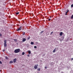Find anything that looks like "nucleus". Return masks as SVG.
I'll use <instances>...</instances> for the list:
<instances>
[{"label":"nucleus","instance_id":"nucleus-1","mask_svg":"<svg viewBox=\"0 0 73 73\" xmlns=\"http://www.w3.org/2000/svg\"><path fill=\"white\" fill-rule=\"evenodd\" d=\"M20 49H15L14 51V52L15 53H19L20 52Z\"/></svg>","mask_w":73,"mask_h":73},{"label":"nucleus","instance_id":"nucleus-2","mask_svg":"<svg viewBox=\"0 0 73 73\" xmlns=\"http://www.w3.org/2000/svg\"><path fill=\"white\" fill-rule=\"evenodd\" d=\"M4 46L5 47L7 46V40H5L4 41Z\"/></svg>","mask_w":73,"mask_h":73},{"label":"nucleus","instance_id":"nucleus-3","mask_svg":"<svg viewBox=\"0 0 73 73\" xmlns=\"http://www.w3.org/2000/svg\"><path fill=\"white\" fill-rule=\"evenodd\" d=\"M37 66H38V64H36V65H35L34 66V68L35 69H37Z\"/></svg>","mask_w":73,"mask_h":73},{"label":"nucleus","instance_id":"nucleus-4","mask_svg":"<svg viewBox=\"0 0 73 73\" xmlns=\"http://www.w3.org/2000/svg\"><path fill=\"white\" fill-rule=\"evenodd\" d=\"M22 27L21 26L20 27V28H18V29H17V31H20L21 30V27Z\"/></svg>","mask_w":73,"mask_h":73},{"label":"nucleus","instance_id":"nucleus-5","mask_svg":"<svg viewBox=\"0 0 73 73\" xmlns=\"http://www.w3.org/2000/svg\"><path fill=\"white\" fill-rule=\"evenodd\" d=\"M14 62L15 63L16 62V61H17V59L16 58L14 59L13 60Z\"/></svg>","mask_w":73,"mask_h":73},{"label":"nucleus","instance_id":"nucleus-6","mask_svg":"<svg viewBox=\"0 0 73 73\" xmlns=\"http://www.w3.org/2000/svg\"><path fill=\"white\" fill-rule=\"evenodd\" d=\"M26 41V39L23 38V40L22 41H23V42H24V41Z\"/></svg>","mask_w":73,"mask_h":73},{"label":"nucleus","instance_id":"nucleus-7","mask_svg":"<svg viewBox=\"0 0 73 73\" xmlns=\"http://www.w3.org/2000/svg\"><path fill=\"white\" fill-rule=\"evenodd\" d=\"M64 39V38H63V39L62 38H60L59 39L60 41H62V40H63Z\"/></svg>","mask_w":73,"mask_h":73},{"label":"nucleus","instance_id":"nucleus-8","mask_svg":"<svg viewBox=\"0 0 73 73\" xmlns=\"http://www.w3.org/2000/svg\"><path fill=\"white\" fill-rule=\"evenodd\" d=\"M60 36H62V32H60Z\"/></svg>","mask_w":73,"mask_h":73},{"label":"nucleus","instance_id":"nucleus-9","mask_svg":"<svg viewBox=\"0 0 73 73\" xmlns=\"http://www.w3.org/2000/svg\"><path fill=\"white\" fill-rule=\"evenodd\" d=\"M13 61H10V62H9V64H12V63H13Z\"/></svg>","mask_w":73,"mask_h":73},{"label":"nucleus","instance_id":"nucleus-10","mask_svg":"<svg viewBox=\"0 0 73 73\" xmlns=\"http://www.w3.org/2000/svg\"><path fill=\"white\" fill-rule=\"evenodd\" d=\"M56 52V48L54 49L53 50V53H54Z\"/></svg>","mask_w":73,"mask_h":73},{"label":"nucleus","instance_id":"nucleus-11","mask_svg":"<svg viewBox=\"0 0 73 73\" xmlns=\"http://www.w3.org/2000/svg\"><path fill=\"white\" fill-rule=\"evenodd\" d=\"M69 11V10H67V11L66 12V13H68Z\"/></svg>","mask_w":73,"mask_h":73},{"label":"nucleus","instance_id":"nucleus-12","mask_svg":"<svg viewBox=\"0 0 73 73\" xmlns=\"http://www.w3.org/2000/svg\"><path fill=\"white\" fill-rule=\"evenodd\" d=\"M31 44L32 45H33V44H34V42H31Z\"/></svg>","mask_w":73,"mask_h":73},{"label":"nucleus","instance_id":"nucleus-13","mask_svg":"<svg viewBox=\"0 0 73 73\" xmlns=\"http://www.w3.org/2000/svg\"><path fill=\"white\" fill-rule=\"evenodd\" d=\"M28 53H29V54H31V51L29 50Z\"/></svg>","mask_w":73,"mask_h":73},{"label":"nucleus","instance_id":"nucleus-14","mask_svg":"<svg viewBox=\"0 0 73 73\" xmlns=\"http://www.w3.org/2000/svg\"><path fill=\"white\" fill-rule=\"evenodd\" d=\"M19 12L16 13V15H19Z\"/></svg>","mask_w":73,"mask_h":73},{"label":"nucleus","instance_id":"nucleus-15","mask_svg":"<svg viewBox=\"0 0 73 73\" xmlns=\"http://www.w3.org/2000/svg\"><path fill=\"white\" fill-rule=\"evenodd\" d=\"M25 54V52H23L22 53V55H24Z\"/></svg>","mask_w":73,"mask_h":73},{"label":"nucleus","instance_id":"nucleus-16","mask_svg":"<svg viewBox=\"0 0 73 73\" xmlns=\"http://www.w3.org/2000/svg\"><path fill=\"white\" fill-rule=\"evenodd\" d=\"M5 58L6 59H7V60H8V57L7 56H6Z\"/></svg>","mask_w":73,"mask_h":73},{"label":"nucleus","instance_id":"nucleus-17","mask_svg":"<svg viewBox=\"0 0 73 73\" xmlns=\"http://www.w3.org/2000/svg\"><path fill=\"white\" fill-rule=\"evenodd\" d=\"M73 18V15H72L71 19H72Z\"/></svg>","mask_w":73,"mask_h":73},{"label":"nucleus","instance_id":"nucleus-18","mask_svg":"<svg viewBox=\"0 0 73 73\" xmlns=\"http://www.w3.org/2000/svg\"><path fill=\"white\" fill-rule=\"evenodd\" d=\"M25 32H23V35H25Z\"/></svg>","mask_w":73,"mask_h":73},{"label":"nucleus","instance_id":"nucleus-19","mask_svg":"<svg viewBox=\"0 0 73 73\" xmlns=\"http://www.w3.org/2000/svg\"><path fill=\"white\" fill-rule=\"evenodd\" d=\"M37 70L38 71H40V68H38Z\"/></svg>","mask_w":73,"mask_h":73},{"label":"nucleus","instance_id":"nucleus-20","mask_svg":"<svg viewBox=\"0 0 73 73\" xmlns=\"http://www.w3.org/2000/svg\"><path fill=\"white\" fill-rule=\"evenodd\" d=\"M34 48H35V49H36V48H37V46H34Z\"/></svg>","mask_w":73,"mask_h":73},{"label":"nucleus","instance_id":"nucleus-21","mask_svg":"<svg viewBox=\"0 0 73 73\" xmlns=\"http://www.w3.org/2000/svg\"><path fill=\"white\" fill-rule=\"evenodd\" d=\"M43 32H44V31H41V32H40V33H43Z\"/></svg>","mask_w":73,"mask_h":73},{"label":"nucleus","instance_id":"nucleus-22","mask_svg":"<svg viewBox=\"0 0 73 73\" xmlns=\"http://www.w3.org/2000/svg\"><path fill=\"white\" fill-rule=\"evenodd\" d=\"M30 37H29V38H27V39H28V40H29L30 39Z\"/></svg>","mask_w":73,"mask_h":73},{"label":"nucleus","instance_id":"nucleus-23","mask_svg":"<svg viewBox=\"0 0 73 73\" xmlns=\"http://www.w3.org/2000/svg\"><path fill=\"white\" fill-rule=\"evenodd\" d=\"M14 41H17V39H14Z\"/></svg>","mask_w":73,"mask_h":73},{"label":"nucleus","instance_id":"nucleus-24","mask_svg":"<svg viewBox=\"0 0 73 73\" xmlns=\"http://www.w3.org/2000/svg\"><path fill=\"white\" fill-rule=\"evenodd\" d=\"M0 64H2V62H1V61H0Z\"/></svg>","mask_w":73,"mask_h":73},{"label":"nucleus","instance_id":"nucleus-25","mask_svg":"<svg viewBox=\"0 0 73 73\" xmlns=\"http://www.w3.org/2000/svg\"><path fill=\"white\" fill-rule=\"evenodd\" d=\"M71 7H73V4H72L71 5Z\"/></svg>","mask_w":73,"mask_h":73},{"label":"nucleus","instance_id":"nucleus-26","mask_svg":"<svg viewBox=\"0 0 73 73\" xmlns=\"http://www.w3.org/2000/svg\"><path fill=\"white\" fill-rule=\"evenodd\" d=\"M0 36H2V35L0 33Z\"/></svg>","mask_w":73,"mask_h":73},{"label":"nucleus","instance_id":"nucleus-27","mask_svg":"<svg viewBox=\"0 0 73 73\" xmlns=\"http://www.w3.org/2000/svg\"><path fill=\"white\" fill-rule=\"evenodd\" d=\"M51 20V19H48V21H50V20Z\"/></svg>","mask_w":73,"mask_h":73},{"label":"nucleus","instance_id":"nucleus-28","mask_svg":"<svg viewBox=\"0 0 73 73\" xmlns=\"http://www.w3.org/2000/svg\"><path fill=\"white\" fill-rule=\"evenodd\" d=\"M53 33V32H51V35H52V33Z\"/></svg>","mask_w":73,"mask_h":73},{"label":"nucleus","instance_id":"nucleus-29","mask_svg":"<svg viewBox=\"0 0 73 73\" xmlns=\"http://www.w3.org/2000/svg\"><path fill=\"white\" fill-rule=\"evenodd\" d=\"M27 56H28V57H29V56H30L29 55H27Z\"/></svg>","mask_w":73,"mask_h":73},{"label":"nucleus","instance_id":"nucleus-30","mask_svg":"<svg viewBox=\"0 0 73 73\" xmlns=\"http://www.w3.org/2000/svg\"><path fill=\"white\" fill-rule=\"evenodd\" d=\"M65 15H67V13H66Z\"/></svg>","mask_w":73,"mask_h":73},{"label":"nucleus","instance_id":"nucleus-31","mask_svg":"<svg viewBox=\"0 0 73 73\" xmlns=\"http://www.w3.org/2000/svg\"><path fill=\"white\" fill-rule=\"evenodd\" d=\"M5 51V50H3V52H4Z\"/></svg>","mask_w":73,"mask_h":73},{"label":"nucleus","instance_id":"nucleus-32","mask_svg":"<svg viewBox=\"0 0 73 73\" xmlns=\"http://www.w3.org/2000/svg\"><path fill=\"white\" fill-rule=\"evenodd\" d=\"M9 18H10V17H11V16H9Z\"/></svg>","mask_w":73,"mask_h":73},{"label":"nucleus","instance_id":"nucleus-33","mask_svg":"<svg viewBox=\"0 0 73 73\" xmlns=\"http://www.w3.org/2000/svg\"><path fill=\"white\" fill-rule=\"evenodd\" d=\"M45 68H46V67H45Z\"/></svg>","mask_w":73,"mask_h":73},{"label":"nucleus","instance_id":"nucleus-34","mask_svg":"<svg viewBox=\"0 0 73 73\" xmlns=\"http://www.w3.org/2000/svg\"><path fill=\"white\" fill-rule=\"evenodd\" d=\"M72 60H73V58H72Z\"/></svg>","mask_w":73,"mask_h":73},{"label":"nucleus","instance_id":"nucleus-35","mask_svg":"<svg viewBox=\"0 0 73 73\" xmlns=\"http://www.w3.org/2000/svg\"><path fill=\"white\" fill-rule=\"evenodd\" d=\"M62 37H63V38H64V36H62Z\"/></svg>","mask_w":73,"mask_h":73},{"label":"nucleus","instance_id":"nucleus-36","mask_svg":"<svg viewBox=\"0 0 73 73\" xmlns=\"http://www.w3.org/2000/svg\"><path fill=\"white\" fill-rule=\"evenodd\" d=\"M50 17L51 18V17Z\"/></svg>","mask_w":73,"mask_h":73},{"label":"nucleus","instance_id":"nucleus-37","mask_svg":"<svg viewBox=\"0 0 73 73\" xmlns=\"http://www.w3.org/2000/svg\"><path fill=\"white\" fill-rule=\"evenodd\" d=\"M44 55H45V54H44Z\"/></svg>","mask_w":73,"mask_h":73},{"label":"nucleus","instance_id":"nucleus-38","mask_svg":"<svg viewBox=\"0 0 73 73\" xmlns=\"http://www.w3.org/2000/svg\"><path fill=\"white\" fill-rule=\"evenodd\" d=\"M1 72V70H0V72Z\"/></svg>","mask_w":73,"mask_h":73},{"label":"nucleus","instance_id":"nucleus-39","mask_svg":"<svg viewBox=\"0 0 73 73\" xmlns=\"http://www.w3.org/2000/svg\"><path fill=\"white\" fill-rule=\"evenodd\" d=\"M38 43V42H36V43Z\"/></svg>","mask_w":73,"mask_h":73},{"label":"nucleus","instance_id":"nucleus-40","mask_svg":"<svg viewBox=\"0 0 73 73\" xmlns=\"http://www.w3.org/2000/svg\"><path fill=\"white\" fill-rule=\"evenodd\" d=\"M57 49H58V48H57Z\"/></svg>","mask_w":73,"mask_h":73},{"label":"nucleus","instance_id":"nucleus-41","mask_svg":"<svg viewBox=\"0 0 73 73\" xmlns=\"http://www.w3.org/2000/svg\"><path fill=\"white\" fill-rule=\"evenodd\" d=\"M1 14V13H0V14Z\"/></svg>","mask_w":73,"mask_h":73}]
</instances>
